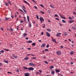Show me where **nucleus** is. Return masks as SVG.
Wrapping results in <instances>:
<instances>
[{
	"label": "nucleus",
	"instance_id": "1",
	"mask_svg": "<svg viewBox=\"0 0 76 76\" xmlns=\"http://www.w3.org/2000/svg\"><path fill=\"white\" fill-rule=\"evenodd\" d=\"M23 67L25 69H26V70L28 69L29 71H31V70H34V69L33 68L31 67L28 68L26 67Z\"/></svg>",
	"mask_w": 76,
	"mask_h": 76
},
{
	"label": "nucleus",
	"instance_id": "2",
	"mask_svg": "<svg viewBox=\"0 0 76 76\" xmlns=\"http://www.w3.org/2000/svg\"><path fill=\"white\" fill-rule=\"evenodd\" d=\"M59 15L61 18H62V19H66V18L63 17V14H59Z\"/></svg>",
	"mask_w": 76,
	"mask_h": 76
},
{
	"label": "nucleus",
	"instance_id": "3",
	"mask_svg": "<svg viewBox=\"0 0 76 76\" xmlns=\"http://www.w3.org/2000/svg\"><path fill=\"white\" fill-rule=\"evenodd\" d=\"M56 53L58 55H61V52L60 51H58L56 52Z\"/></svg>",
	"mask_w": 76,
	"mask_h": 76
},
{
	"label": "nucleus",
	"instance_id": "4",
	"mask_svg": "<svg viewBox=\"0 0 76 76\" xmlns=\"http://www.w3.org/2000/svg\"><path fill=\"white\" fill-rule=\"evenodd\" d=\"M39 19L41 21V23H42V21H44V19L43 18H42V17H40L39 18Z\"/></svg>",
	"mask_w": 76,
	"mask_h": 76
},
{
	"label": "nucleus",
	"instance_id": "5",
	"mask_svg": "<svg viewBox=\"0 0 76 76\" xmlns=\"http://www.w3.org/2000/svg\"><path fill=\"white\" fill-rule=\"evenodd\" d=\"M23 35L24 37H26V36H27V35H28V34L26 33H24L23 34Z\"/></svg>",
	"mask_w": 76,
	"mask_h": 76
},
{
	"label": "nucleus",
	"instance_id": "6",
	"mask_svg": "<svg viewBox=\"0 0 76 76\" xmlns=\"http://www.w3.org/2000/svg\"><path fill=\"white\" fill-rule=\"evenodd\" d=\"M46 35L48 37H51V35H50V34H49L48 32H46Z\"/></svg>",
	"mask_w": 76,
	"mask_h": 76
},
{
	"label": "nucleus",
	"instance_id": "7",
	"mask_svg": "<svg viewBox=\"0 0 76 76\" xmlns=\"http://www.w3.org/2000/svg\"><path fill=\"white\" fill-rule=\"evenodd\" d=\"M25 76H29V73H28V72L26 73L25 74Z\"/></svg>",
	"mask_w": 76,
	"mask_h": 76
},
{
	"label": "nucleus",
	"instance_id": "8",
	"mask_svg": "<svg viewBox=\"0 0 76 76\" xmlns=\"http://www.w3.org/2000/svg\"><path fill=\"white\" fill-rule=\"evenodd\" d=\"M29 59V57H26L24 59V60H26V61H27V60H28Z\"/></svg>",
	"mask_w": 76,
	"mask_h": 76
},
{
	"label": "nucleus",
	"instance_id": "9",
	"mask_svg": "<svg viewBox=\"0 0 76 76\" xmlns=\"http://www.w3.org/2000/svg\"><path fill=\"white\" fill-rule=\"evenodd\" d=\"M45 46V44L44 43L42 45L41 47H42V48H44V47Z\"/></svg>",
	"mask_w": 76,
	"mask_h": 76
},
{
	"label": "nucleus",
	"instance_id": "10",
	"mask_svg": "<svg viewBox=\"0 0 76 76\" xmlns=\"http://www.w3.org/2000/svg\"><path fill=\"white\" fill-rule=\"evenodd\" d=\"M52 41H53V42H55V43H57V42H56V39H52Z\"/></svg>",
	"mask_w": 76,
	"mask_h": 76
},
{
	"label": "nucleus",
	"instance_id": "11",
	"mask_svg": "<svg viewBox=\"0 0 76 76\" xmlns=\"http://www.w3.org/2000/svg\"><path fill=\"white\" fill-rule=\"evenodd\" d=\"M60 69H56L55 70V71L56 72V73H59V72H60Z\"/></svg>",
	"mask_w": 76,
	"mask_h": 76
},
{
	"label": "nucleus",
	"instance_id": "12",
	"mask_svg": "<svg viewBox=\"0 0 76 76\" xmlns=\"http://www.w3.org/2000/svg\"><path fill=\"white\" fill-rule=\"evenodd\" d=\"M51 74L54 75H55V72L54 71H52L51 72Z\"/></svg>",
	"mask_w": 76,
	"mask_h": 76
},
{
	"label": "nucleus",
	"instance_id": "13",
	"mask_svg": "<svg viewBox=\"0 0 76 76\" xmlns=\"http://www.w3.org/2000/svg\"><path fill=\"white\" fill-rule=\"evenodd\" d=\"M12 56L14 57L15 58H18V56L14 55V54L12 55Z\"/></svg>",
	"mask_w": 76,
	"mask_h": 76
},
{
	"label": "nucleus",
	"instance_id": "14",
	"mask_svg": "<svg viewBox=\"0 0 76 76\" xmlns=\"http://www.w3.org/2000/svg\"><path fill=\"white\" fill-rule=\"evenodd\" d=\"M50 7H51L53 9H54V7H53V5H51V4H50Z\"/></svg>",
	"mask_w": 76,
	"mask_h": 76
},
{
	"label": "nucleus",
	"instance_id": "15",
	"mask_svg": "<svg viewBox=\"0 0 76 76\" xmlns=\"http://www.w3.org/2000/svg\"><path fill=\"white\" fill-rule=\"evenodd\" d=\"M27 42H28L27 43H32V41L31 40H29L27 41Z\"/></svg>",
	"mask_w": 76,
	"mask_h": 76
},
{
	"label": "nucleus",
	"instance_id": "16",
	"mask_svg": "<svg viewBox=\"0 0 76 76\" xmlns=\"http://www.w3.org/2000/svg\"><path fill=\"white\" fill-rule=\"evenodd\" d=\"M31 66H32L33 67H35V66H36V65L35 64L33 63Z\"/></svg>",
	"mask_w": 76,
	"mask_h": 76
},
{
	"label": "nucleus",
	"instance_id": "17",
	"mask_svg": "<svg viewBox=\"0 0 76 76\" xmlns=\"http://www.w3.org/2000/svg\"><path fill=\"white\" fill-rule=\"evenodd\" d=\"M47 31H48L49 32H51V29L48 28L47 29Z\"/></svg>",
	"mask_w": 76,
	"mask_h": 76
},
{
	"label": "nucleus",
	"instance_id": "18",
	"mask_svg": "<svg viewBox=\"0 0 76 76\" xmlns=\"http://www.w3.org/2000/svg\"><path fill=\"white\" fill-rule=\"evenodd\" d=\"M53 68H54V66H51L49 67V69H53Z\"/></svg>",
	"mask_w": 76,
	"mask_h": 76
},
{
	"label": "nucleus",
	"instance_id": "19",
	"mask_svg": "<svg viewBox=\"0 0 76 76\" xmlns=\"http://www.w3.org/2000/svg\"><path fill=\"white\" fill-rule=\"evenodd\" d=\"M28 24L30 26V28H31V26H32V25L31 24V22H29V23Z\"/></svg>",
	"mask_w": 76,
	"mask_h": 76
},
{
	"label": "nucleus",
	"instance_id": "20",
	"mask_svg": "<svg viewBox=\"0 0 76 76\" xmlns=\"http://www.w3.org/2000/svg\"><path fill=\"white\" fill-rule=\"evenodd\" d=\"M7 1H8V3H9V4H11V2H10V1L9 0H8Z\"/></svg>",
	"mask_w": 76,
	"mask_h": 76
},
{
	"label": "nucleus",
	"instance_id": "21",
	"mask_svg": "<svg viewBox=\"0 0 76 76\" xmlns=\"http://www.w3.org/2000/svg\"><path fill=\"white\" fill-rule=\"evenodd\" d=\"M40 6L42 7H43V8H44V5L42 4H41L40 5Z\"/></svg>",
	"mask_w": 76,
	"mask_h": 76
},
{
	"label": "nucleus",
	"instance_id": "22",
	"mask_svg": "<svg viewBox=\"0 0 76 76\" xmlns=\"http://www.w3.org/2000/svg\"><path fill=\"white\" fill-rule=\"evenodd\" d=\"M72 28L73 29H74L75 30L76 29V28L75 27L72 26Z\"/></svg>",
	"mask_w": 76,
	"mask_h": 76
},
{
	"label": "nucleus",
	"instance_id": "23",
	"mask_svg": "<svg viewBox=\"0 0 76 76\" xmlns=\"http://www.w3.org/2000/svg\"><path fill=\"white\" fill-rule=\"evenodd\" d=\"M33 64V63H30L29 64V65H30V66H32V64Z\"/></svg>",
	"mask_w": 76,
	"mask_h": 76
},
{
	"label": "nucleus",
	"instance_id": "24",
	"mask_svg": "<svg viewBox=\"0 0 76 76\" xmlns=\"http://www.w3.org/2000/svg\"><path fill=\"white\" fill-rule=\"evenodd\" d=\"M75 22L73 20H69V22H70V23H72L73 22Z\"/></svg>",
	"mask_w": 76,
	"mask_h": 76
},
{
	"label": "nucleus",
	"instance_id": "25",
	"mask_svg": "<svg viewBox=\"0 0 76 76\" xmlns=\"http://www.w3.org/2000/svg\"><path fill=\"white\" fill-rule=\"evenodd\" d=\"M4 62L5 63H9V62H8V61H6L5 60H4Z\"/></svg>",
	"mask_w": 76,
	"mask_h": 76
},
{
	"label": "nucleus",
	"instance_id": "26",
	"mask_svg": "<svg viewBox=\"0 0 76 76\" xmlns=\"http://www.w3.org/2000/svg\"><path fill=\"white\" fill-rule=\"evenodd\" d=\"M62 22H63V23H66V21L64 20H62Z\"/></svg>",
	"mask_w": 76,
	"mask_h": 76
},
{
	"label": "nucleus",
	"instance_id": "27",
	"mask_svg": "<svg viewBox=\"0 0 76 76\" xmlns=\"http://www.w3.org/2000/svg\"><path fill=\"white\" fill-rule=\"evenodd\" d=\"M24 3H26V4H29V3H28V2H27V1H23Z\"/></svg>",
	"mask_w": 76,
	"mask_h": 76
},
{
	"label": "nucleus",
	"instance_id": "28",
	"mask_svg": "<svg viewBox=\"0 0 76 76\" xmlns=\"http://www.w3.org/2000/svg\"><path fill=\"white\" fill-rule=\"evenodd\" d=\"M36 17L37 18V19H38H38H39V16H38V15H36Z\"/></svg>",
	"mask_w": 76,
	"mask_h": 76
},
{
	"label": "nucleus",
	"instance_id": "29",
	"mask_svg": "<svg viewBox=\"0 0 76 76\" xmlns=\"http://www.w3.org/2000/svg\"><path fill=\"white\" fill-rule=\"evenodd\" d=\"M70 54L71 55H72V54H73V51H72L70 53Z\"/></svg>",
	"mask_w": 76,
	"mask_h": 76
},
{
	"label": "nucleus",
	"instance_id": "30",
	"mask_svg": "<svg viewBox=\"0 0 76 76\" xmlns=\"http://www.w3.org/2000/svg\"><path fill=\"white\" fill-rule=\"evenodd\" d=\"M55 17H59L58 15L57 14H55Z\"/></svg>",
	"mask_w": 76,
	"mask_h": 76
},
{
	"label": "nucleus",
	"instance_id": "31",
	"mask_svg": "<svg viewBox=\"0 0 76 76\" xmlns=\"http://www.w3.org/2000/svg\"><path fill=\"white\" fill-rule=\"evenodd\" d=\"M69 19H70V20H72L73 19V18H72L70 17H69Z\"/></svg>",
	"mask_w": 76,
	"mask_h": 76
},
{
	"label": "nucleus",
	"instance_id": "32",
	"mask_svg": "<svg viewBox=\"0 0 76 76\" xmlns=\"http://www.w3.org/2000/svg\"><path fill=\"white\" fill-rule=\"evenodd\" d=\"M45 63L46 64H48V62H47V61H45Z\"/></svg>",
	"mask_w": 76,
	"mask_h": 76
},
{
	"label": "nucleus",
	"instance_id": "33",
	"mask_svg": "<svg viewBox=\"0 0 76 76\" xmlns=\"http://www.w3.org/2000/svg\"><path fill=\"white\" fill-rule=\"evenodd\" d=\"M45 50L46 51H49V50H48V49H45Z\"/></svg>",
	"mask_w": 76,
	"mask_h": 76
},
{
	"label": "nucleus",
	"instance_id": "34",
	"mask_svg": "<svg viewBox=\"0 0 76 76\" xmlns=\"http://www.w3.org/2000/svg\"><path fill=\"white\" fill-rule=\"evenodd\" d=\"M8 20H11V18H8Z\"/></svg>",
	"mask_w": 76,
	"mask_h": 76
},
{
	"label": "nucleus",
	"instance_id": "35",
	"mask_svg": "<svg viewBox=\"0 0 76 76\" xmlns=\"http://www.w3.org/2000/svg\"><path fill=\"white\" fill-rule=\"evenodd\" d=\"M32 44V45H35V43H33Z\"/></svg>",
	"mask_w": 76,
	"mask_h": 76
},
{
	"label": "nucleus",
	"instance_id": "36",
	"mask_svg": "<svg viewBox=\"0 0 76 76\" xmlns=\"http://www.w3.org/2000/svg\"><path fill=\"white\" fill-rule=\"evenodd\" d=\"M36 58H37L36 57H33V59H36Z\"/></svg>",
	"mask_w": 76,
	"mask_h": 76
},
{
	"label": "nucleus",
	"instance_id": "37",
	"mask_svg": "<svg viewBox=\"0 0 76 76\" xmlns=\"http://www.w3.org/2000/svg\"><path fill=\"white\" fill-rule=\"evenodd\" d=\"M56 19L57 20H60V19H58V18H56Z\"/></svg>",
	"mask_w": 76,
	"mask_h": 76
},
{
	"label": "nucleus",
	"instance_id": "38",
	"mask_svg": "<svg viewBox=\"0 0 76 76\" xmlns=\"http://www.w3.org/2000/svg\"><path fill=\"white\" fill-rule=\"evenodd\" d=\"M49 46L48 45H47V46H46V48H48L49 47Z\"/></svg>",
	"mask_w": 76,
	"mask_h": 76
},
{
	"label": "nucleus",
	"instance_id": "39",
	"mask_svg": "<svg viewBox=\"0 0 76 76\" xmlns=\"http://www.w3.org/2000/svg\"><path fill=\"white\" fill-rule=\"evenodd\" d=\"M38 74H39V72H37L36 75H38Z\"/></svg>",
	"mask_w": 76,
	"mask_h": 76
},
{
	"label": "nucleus",
	"instance_id": "40",
	"mask_svg": "<svg viewBox=\"0 0 76 76\" xmlns=\"http://www.w3.org/2000/svg\"><path fill=\"white\" fill-rule=\"evenodd\" d=\"M8 73H10L11 75L12 74V73L11 72H8Z\"/></svg>",
	"mask_w": 76,
	"mask_h": 76
},
{
	"label": "nucleus",
	"instance_id": "41",
	"mask_svg": "<svg viewBox=\"0 0 76 76\" xmlns=\"http://www.w3.org/2000/svg\"><path fill=\"white\" fill-rule=\"evenodd\" d=\"M5 5L6 6H8V4L7 3H5Z\"/></svg>",
	"mask_w": 76,
	"mask_h": 76
},
{
	"label": "nucleus",
	"instance_id": "42",
	"mask_svg": "<svg viewBox=\"0 0 76 76\" xmlns=\"http://www.w3.org/2000/svg\"><path fill=\"white\" fill-rule=\"evenodd\" d=\"M64 34L65 35H66V36H67V34L66 32Z\"/></svg>",
	"mask_w": 76,
	"mask_h": 76
},
{
	"label": "nucleus",
	"instance_id": "43",
	"mask_svg": "<svg viewBox=\"0 0 76 76\" xmlns=\"http://www.w3.org/2000/svg\"><path fill=\"white\" fill-rule=\"evenodd\" d=\"M5 20H8V18L7 17H6L5 18Z\"/></svg>",
	"mask_w": 76,
	"mask_h": 76
},
{
	"label": "nucleus",
	"instance_id": "44",
	"mask_svg": "<svg viewBox=\"0 0 76 76\" xmlns=\"http://www.w3.org/2000/svg\"><path fill=\"white\" fill-rule=\"evenodd\" d=\"M27 19H28V20L29 19V17L28 16H27Z\"/></svg>",
	"mask_w": 76,
	"mask_h": 76
},
{
	"label": "nucleus",
	"instance_id": "45",
	"mask_svg": "<svg viewBox=\"0 0 76 76\" xmlns=\"http://www.w3.org/2000/svg\"><path fill=\"white\" fill-rule=\"evenodd\" d=\"M74 15H76V13L75 12H73Z\"/></svg>",
	"mask_w": 76,
	"mask_h": 76
},
{
	"label": "nucleus",
	"instance_id": "46",
	"mask_svg": "<svg viewBox=\"0 0 76 76\" xmlns=\"http://www.w3.org/2000/svg\"><path fill=\"white\" fill-rule=\"evenodd\" d=\"M40 12L42 13V14H44V12L43 11H40Z\"/></svg>",
	"mask_w": 76,
	"mask_h": 76
},
{
	"label": "nucleus",
	"instance_id": "47",
	"mask_svg": "<svg viewBox=\"0 0 76 76\" xmlns=\"http://www.w3.org/2000/svg\"><path fill=\"white\" fill-rule=\"evenodd\" d=\"M11 17L12 19H13V18H14V16H13V15H11Z\"/></svg>",
	"mask_w": 76,
	"mask_h": 76
},
{
	"label": "nucleus",
	"instance_id": "48",
	"mask_svg": "<svg viewBox=\"0 0 76 76\" xmlns=\"http://www.w3.org/2000/svg\"><path fill=\"white\" fill-rule=\"evenodd\" d=\"M57 34L58 35H61V33H57Z\"/></svg>",
	"mask_w": 76,
	"mask_h": 76
},
{
	"label": "nucleus",
	"instance_id": "49",
	"mask_svg": "<svg viewBox=\"0 0 76 76\" xmlns=\"http://www.w3.org/2000/svg\"><path fill=\"white\" fill-rule=\"evenodd\" d=\"M10 30L11 31H13V28H11L10 29Z\"/></svg>",
	"mask_w": 76,
	"mask_h": 76
},
{
	"label": "nucleus",
	"instance_id": "50",
	"mask_svg": "<svg viewBox=\"0 0 76 76\" xmlns=\"http://www.w3.org/2000/svg\"><path fill=\"white\" fill-rule=\"evenodd\" d=\"M1 53H4V50H1Z\"/></svg>",
	"mask_w": 76,
	"mask_h": 76
},
{
	"label": "nucleus",
	"instance_id": "51",
	"mask_svg": "<svg viewBox=\"0 0 76 76\" xmlns=\"http://www.w3.org/2000/svg\"><path fill=\"white\" fill-rule=\"evenodd\" d=\"M39 71L40 73H42V71L41 70H39Z\"/></svg>",
	"mask_w": 76,
	"mask_h": 76
},
{
	"label": "nucleus",
	"instance_id": "52",
	"mask_svg": "<svg viewBox=\"0 0 76 76\" xmlns=\"http://www.w3.org/2000/svg\"><path fill=\"white\" fill-rule=\"evenodd\" d=\"M41 35H44V32H42L41 33Z\"/></svg>",
	"mask_w": 76,
	"mask_h": 76
},
{
	"label": "nucleus",
	"instance_id": "53",
	"mask_svg": "<svg viewBox=\"0 0 76 76\" xmlns=\"http://www.w3.org/2000/svg\"><path fill=\"white\" fill-rule=\"evenodd\" d=\"M18 28H19V26H17V30H18Z\"/></svg>",
	"mask_w": 76,
	"mask_h": 76
},
{
	"label": "nucleus",
	"instance_id": "54",
	"mask_svg": "<svg viewBox=\"0 0 76 76\" xmlns=\"http://www.w3.org/2000/svg\"><path fill=\"white\" fill-rule=\"evenodd\" d=\"M16 72H19V69H17V71H16Z\"/></svg>",
	"mask_w": 76,
	"mask_h": 76
},
{
	"label": "nucleus",
	"instance_id": "55",
	"mask_svg": "<svg viewBox=\"0 0 76 76\" xmlns=\"http://www.w3.org/2000/svg\"><path fill=\"white\" fill-rule=\"evenodd\" d=\"M34 7H35V9H38V8H37V7L36 6H34Z\"/></svg>",
	"mask_w": 76,
	"mask_h": 76
},
{
	"label": "nucleus",
	"instance_id": "56",
	"mask_svg": "<svg viewBox=\"0 0 76 76\" xmlns=\"http://www.w3.org/2000/svg\"><path fill=\"white\" fill-rule=\"evenodd\" d=\"M48 13H50V10H48Z\"/></svg>",
	"mask_w": 76,
	"mask_h": 76
},
{
	"label": "nucleus",
	"instance_id": "57",
	"mask_svg": "<svg viewBox=\"0 0 76 76\" xmlns=\"http://www.w3.org/2000/svg\"><path fill=\"white\" fill-rule=\"evenodd\" d=\"M27 49H28V50H31V49L30 48H27Z\"/></svg>",
	"mask_w": 76,
	"mask_h": 76
},
{
	"label": "nucleus",
	"instance_id": "58",
	"mask_svg": "<svg viewBox=\"0 0 76 76\" xmlns=\"http://www.w3.org/2000/svg\"><path fill=\"white\" fill-rule=\"evenodd\" d=\"M30 55H31V54H28L27 55V56H30Z\"/></svg>",
	"mask_w": 76,
	"mask_h": 76
},
{
	"label": "nucleus",
	"instance_id": "59",
	"mask_svg": "<svg viewBox=\"0 0 76 76\" xmlns=\"http://www.w3.org/2000/svg\"><path fill=\"white\" fill-rule=\"evenodd\" d=\"M56 37H58V36H59V37H60V36L58 34L56 35Z\"/></svg>",
	"mask_w": 76,
	"mask_h": 76
},
{
	"label": "nucleus",
	"instance_id": "60",
	"mask_svg": "<svg viewBox=\"0 0 76 76\" xmlns=\"http://www.w3.org/2000/svg\"><path fill=\"white\" fill-rule=\"evenodd\" d=\"M19 10H20V11H21V12H22L23 11L21 9H19Z\"/></svg>",
	"mask_w": 76,
	"mask_h": 76
},
{
	"label": "nucleus",
	"instance_id": "61",
	"mask_svg": "<svg viewBox=\"0 0 76 76\" xmlns=\"http://www.w3.org/2000/svg\"><path fill=\"white\" fill-rule=\"evenodd\" d=\"M60 48H63V46H61L60 47Z\"/></svg>",
	"mask_w": 76,
	"mask_h": 76
},
{
	"label": "nucleus",
	"instance_id": "62",
	"mask_svg": "<svg viewBox=\"0 0 76 76\" xmlns=\"http://www.w3.org/2000/svg\"><path fill=\"white\" fill-rule=\"evenodd\" d=\"M1 30H2V31H3V28H1Z\"/></svg>",
	"mask_w": 76,
	"mask_h": 76
},
{
	"label": "nucleus",
	"instance_id": "63",
	"mask_svg": "<svg viewBox=\"0 0 76 76\" xmlns=\"http://www.w3.org/2000/svg\"><path fill=\"white\" fill-rule=\"evenodd\" d=\"M25 39H28V38L26 37V38H25Z\"/></svg>",
	"mask_w": 76,
	"mask_h": 76
},
{
	"label": "nucleus",
	"instance_id": "64",
	"mask_svg": "<svg viewBox=\"0 0 76 76\" xmlns=\"http://www.w3.org/2000/svg\"><path fill=\"white\" fill-rule=\"evenodd\" d=\"M23 22V21H20V23H22Z\"/></svg>",
	"mask_w": 76,
	"mask_h": 76
}]
</instances>
